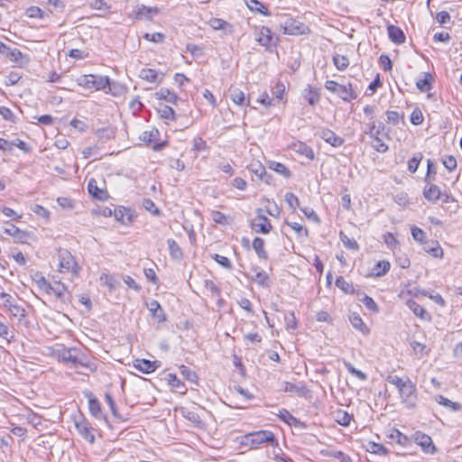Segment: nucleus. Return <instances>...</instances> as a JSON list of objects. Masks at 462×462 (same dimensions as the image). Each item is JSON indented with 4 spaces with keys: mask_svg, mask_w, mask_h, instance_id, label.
I'll return each mask as SVG.
<instances>
[{
    "mask_svg": "<svg viewBox=\"0 0 462 462\" xmlns=\"http://www.w3.org/2000/svg\"><path fill=\"white\" fill-rule=\"evenodd\" d=\"M243 444L250 446L251 448H258L263 445L276 446L277 439L271 430H257L245 434L243 437Z\"/></svg>",
    "mask_w": 462,
    "mask_h": 462,
    "instance_id": "f257e3e1",
    "label": "nucleus"
},
{
    "mask_svg": "<svg viewBox=\"0 0 462 462\" xmlns=\"http://www.w3.org/2000/svg\"><path fill=\"white\" fill-rule=\"evenodd\" d=\"M367 134L373 138L372 147L378 152L384 153L388 151L389 147L384 143L380 135H384L389 138L388 133L385 132V125L382 122H373L369 125Z\"/></svg>",
    "mask_w": 462,
    "mask_h": 462,
    "instance_id": "f03ea898",
    "label": "nucleus"
},
{
    "mask_svg": "<svg viewBox=\"0 0 462 462\" xmlns=\"http://www.w3.org/2000/svg\"><path fill=\"white\" fill-rule=\"evenodd\" d=\"M79 86L88 90H105L110 85L107 76L100 75H82L77 79Z\"/></svg>",
    "mask_w": 462,
    "mask_h": 462,
    "instance_id": "7ed1b4c3",
    "label": "nucleus"
},
{
    "mask_svg": "<svg viewBox=\"0 0 462 462\" xmlns=\"http://www.w3.org/2000/svg\"><path fill=\"white\" fill-rule=\"evenodd\" d=\"M79 350L76 348H63L58 353L59 360L66 363L71 364L73 366H84L88 367L91 372L96 370V366H93L91 364L87 362L85 358L79 356Z\"/></svg>",
    "mask_w": 462,
    "mask_h": 462,
    "instance_id": "20e7f679",
    "label": "nucleus"
},
{
    "mask_svg": "<svg viewBox=\"0 0 462 462\" xmlns=\"http://www.w3.org/2000/svg\"><path fill=\"white\" fill-rule=\"evenodd\" d=\"M325 88L328 91L337 94L344 101L349 102L353 99H356L357 97L351 84L340 85L334 80H327L325 83Z\"/></svg>",
    "mask_w": 462,
    "mask_h": 462,
    "instance_id": "39448f33",
    "label": "nucleus"
},
{
    "mask_svg": "<svg viewBox=\"0 0 462 462\" xmlns=\"http://www.w3.org/2000/svg\"><path fill=\"white\" fill-rule=\"evenodd\" d=\"M74 426L78 433L88 442L93 444L95 442V436L91 432V426L88 420L81 414L73 416Z\"/></svg>",
    "mask_w": 462,
    "mask_h": 462,
    "instance_id": "423d86ee",
    "label": "nucleus"
},
{
    "mask_svg": "<svg viewBox=\"0 0 462 462\" xmlns=\"http://www.w3.org/2000/svg\"><path fill=\"white\" fill-rule=\"evenodd\" d=\"M282 32L290 35H303L310 33V30L307 24L291 17L287 18L282 24Z\"/></svg>",
    "mask_w": 462,
    "mask_h": 462,
    "instance_id": "0eeeda50",
    "label": "nucleus"
},
{
    "mask_svg": "<svg viewBox=\"0 0 462 462\" xmlns=\"http://www.w3.org/2000/svg\"><path fill=\"white\" fill-rule=\"evenodd\" d=\"M399 396L406 408H414L418 399L416 384L412 381L407 383V384L399 392Z\"/></svg>",
    "mask_w": 462,
    "mask_h": 462,
    "instance_id": "6e6552de",
    "label": "nucleus"
},
{
    "mask_svg": "<svg viewBox=\"0 0 462 462\" xmlns=\"http://www.w3.org/2000/svg\"><path fill=\"white\" fill-rule=\"evenodd\" d=\"M59 259H60V267L61 269L66 270L69 273H71L74 275H77L79 267L76 263L73 255L66 249L60 250L59 252Z\"/></svg>",
    "mask_w": 462,
    "mask_h": 462,
    "instance_id": "1a4fd4ad",
    "label": "nucleus"
},
{
    "mask_svg": "<svg viewBox=\"0 0 462 462\" xmlns=\"http://www.w3.org/2000/svg\"><path fill=\"white\" fill-rule=\"evenodd\" d=\"M262 212V208L256 210V216L252 220L251 226L256 233L268 234L273 226L270 220Z\"/></svg>",
    "mask_w": 462,
    "mask_h": 462,
    "instance_id": "9d476101",
    "label": "nucleus"
},
{
    "mask_svg": "<svg viewBox=\"0 0 462 462\" xmlns=\"http://www.w3.org/2000/svg\"><path fill=\"white\" fill-rule=\"evenodd\" d=\"M44 291L48 293L52 292L62 302L69 300V293L67 292V287L60 282L53 285L48 282H44Z\"/></svg>",
    "mask_w": 462,
    "mask_h": 462,
    "instance_id": "9b49d317",
    "label": "nucleus"
},
{
    "mask_svg": "<svg viewBox=\"0 0 462 462\" xmlns=\"http://www.w3.org/2000/svg\"><path fill=\"white\" fill-rule=\"evenodd\" d=\"M319 136L333 147H340L344 143V139L328 128H322Z\"/></svg>",
    "mask_w": 462,
    "mask_h": 462,
    "instance_id": "f8f14e48",
    "label": "nucleus"
},
{
    "mask_svg": "<svg viewBox=\"0 0 462 462\" xmlns=\"http://www.w3.org/2000/svg\"><path fill=\"white\" fill-rule=\"evenodd\" d=\"M415 442L420 445L426 453L433 454L436 450L431 438L424 433L417 431L415 433Z\"/></svg>",
    "mask_w": 462,
    "mask_h": 462,
    "instance_id": "ddd939ff",
    "label": "nucleus"
},
{
    "mask_svg": "<svg viewBox=\"0 0 462 462\" xmlns=\"http://www.w3.org/2000/svg\"><path fill=\"white\" fill-rule=\"evenodd\" d=\"M291 149L294 152H296L301 156H304L310 161L314 160V158H315L313 149L303 142L297 141V142L292 143L291 145Z\"/></svg>",
    "mask_w": 462,
    "mask_h": 462,
    "instance_id": "4468645a",
    "label": "nucleus"
},
{
    "mask_svg": "<svg viewBox=\"0 0 462 462\" xmlns=\"http://www.w3.org/2000/svg\"><path fill=\"white\" fill-rule=\"evenodd\" d=\"M134 366L135 369L143 374H151L159 367V365L157 361H150L147 359H136L134 361Z\"/></svg>",
    "mask_w": 462,
    "mask_h": 462,
    "instance_id": "2eb2a0df",
    "label": "nucleus"
},
{
    "mask_svg": "<svg viewBox=\"0 0 462 462\" xmlns=\"http://www.w3.org/2000/svg\"><path fill=\"white\" fill-rule=\"evenodd\" d=\"M84 396L88 400V409L91 415L95 418H101V404L99 401L89 391L84 392Z\"/></svg>",
    "mask_w": 462,
    "mask_h": 462,
    "instance_id": "dca6fc26",
    "label": "nucleus"
},
{
    "mask_svg": "<svg viewBox=\"0 0 462 462\" xmlns=\"http://www.w3.org/2000/svg\"><path fill=\"white\" fill-rule=\"evenodd\" d=\"M88 193L98 200H105L107 198L106 190L97 186V181L95 179H90L88 182Z\"/></svg>",
    "mask_w": 462,
    "mask_h": 462,
    "instance_id": "f3484780",
    "label": "nucleus"
},
{
    "mask_svg": "<svg viewBox=\"0 0 462 462\" xmlns=\"http://www.w3.org/2000/svg\"><path fill=\"white\" fill-rule=\"evenodd\" d=\"M6 58L11 61L14 62L19 67H23L29 63V58L22 53V51L16 48L9 50Z\"/></svg>",
    "mask_w": 462,
    "mask_h": 462,
    "instance_id": "a211bd4d",
    "label": "nucleus"
},
{
    "mask_svg": "<svg viewBox=\"0 0 462 462\" xmlns=\"http://www.w3.org/2000/svg\"><path fill=\"white\" fill-rule=\"evenodd\" d=\"M148 310L151 312L152 316L157 319L158 322H164L166 320V317L162 308L160 303L152 300L147 304Z\"/></svg>",
    "mask_w": 462,
    "mask_h": 462,
    "instance_id": "6ab92c4d",
    "label": "nucleus"
},
{
    "mask_svg": "<svg viewBox=\"0 0 462 462\" xmlns=\"http://www.w3.org/2000/svg\"><path fill=\"white\" fill-rule=\"evenodd\" d=\"M423 245V250L430 254V255L434 257H439L441 258L443 256V250L441 246L439 245L438 241L430 240V241H425Z\"/></svg>",
    "mask_w": 462,
    "mask_h": 462,
    "instance_id": "aec40b11",
    "label": "nucleus"
},
{
    "mask_svg": "<svg viewBox=\"0 0 462 462\" xmlns=\"http://www.w3.org/2000/svg\"><path fill=\"white\" fill-rule=\"evenodd\" d=\"M387 32L390 40L396 44H402L405 42V34L399 27L394 25H388Z\"/></svg>",
    "mask_w": 462,
    "mask_h": 462,
    "instance_id": "412c9836",
    "label": "nucleus"
},
{
    "mask_svg": "<svg viewBox=\"0 0 462 462\" xmlns=\"http://www.w3.org/2000/svg\"><path fill=\"white\" fill-rule=\"evenodd\" d=\"M230 99L238 106H249V100L245 102L244 92L238 88H230L228 89Z\"/></svg>",
    "mask_w": 462,
    "mask_h": 462,
    "instance_id": "4be33fe9",
    "label": "nucleus"
},
{
    "mask_svg": "<svg viewBox=\"0 0 462 462\" xmlns=\"http://www.w3.org/2000/svg\"><path fill=\"white\" fill-rule=\"evenodd\" d=\"M406 305L415 316L420 318L421 319L426 320L430 319V314L415 300H407Z\"/></svg>",
    "mask_w": 462,
    "mask_h": 462,
    "instance_id": "5701e85b",
    "label": "nucleus"
},
{
    "mask_svg": "<svg viewBox=\"0 0 462 462\" xmlns=\"http://www.w3.org/2000/svg\"><path fill=\"white\" fill-rule=\"evenodd\" d=\"M256 41L262 46L267 47L271 45L273 42V33L271 30L268 27L263 26L257 33Z\"/></svg>",
    "mask_w": 462,
    "mask_h": 462,
    "instance_id": "b1692460",
    "label": "nucleus"
},
{
    "mask_svg": "<svg viewBox=\"0 0 462 462\" xmlns=\"http://www.w3.org/2000/svg\"><path fill=\"white\" fill-rule=\"evenodd\" d=\"M204 287L208 296L217 299L219 304L223 302V300L220 298L221 291L213 281L205 280Z\"/></svg>",
    "mask_w": 462,
    "mask_h": 462,
    "instance_id": "393cba45",
    "label": "nucleus"
},
{
    "mask_svg": "<svg viewBox=\"0 0 462 462\" xmlns=\"http://www.w3.org/2000/svg\"><path fill=\"white\" fill-rule=\"evenodd\" d=\"M166 380L172 388L176 389V391L181 394H185L187 392V388L183 382H181L176 374H168L166 375Z\"/></svg>",
    "mask_w": 462,
    "mask_h": 462,
    "instance_id": "a878e982",
    "label": "nucleus"
},
{
    "mask_svg": "<svg viewBox=\"0 0 462 462\" xmlns=\"http://www.w3.org/2000/svg\"><path fill=\"white\" fill-rule=\"evenodd\" d=\"M158 12L156 7L152 8L143 5H138L134 11L137 19L151 18L153 14H157Z\"/></svg>",
    "mask_w": 462,
    "mask_h": 462,
    "instance_id": "bb28decb",
    "label": "nucleus"
},
{
    "mask_svg": "<svg viewBox=\"0 0 462 462\" xmlns=\"http://www.w3.org/2000/svg\"><path fill=\"white\" fill-rule=\"evenodd\" d=\"M423 195L426 199L435 202L440 199L441 191L437 185L430 184L429 188L424 189Z\"/></svg>",
    "mask_w": 462,
    "mask_h": 462,
    "instance_id": "cd10ccee",
    "label": "nucleus"
},
{
    "mask_svg": "<svg viewBox=\"0 0 462 462\" xmlns=\"http://www.w3.org/2000/svg\"><path fill=\"white\" fill-rule=\"evenodd\" d=\"M389 439L402 447H407L411 443L409 438L396 429L392 430Z\"/></svg>",
    "mask_w": 462,
    "mask_h": 462,
    "instance_id": "c85d7f7f",
    "label": "nucleus"
},
{
    "mask_svg": "<svg viewBox=\"0 0 462 462\" xmlns=\"http://www.w3.org/2000/svg\"><path fill=\"white\" fill-rule=\"evenodd\" d=\"M386 380L389 383L394 385L397 388L398 393L407 384V383L411 381L408 376L402 378L396 374H389Z\"/></svg>",
    "mask_w": 462,
    "mask_h": 462,
    "instance_id": "c756f323",
    "label": "nucleus"
},
{
    "mask_svg": "<svg viewBox=\"0 0 462 462\" xmlns=\"http://www.w3.org/2000/svg\"><path fill=\"white\" fill-rule=\"evenodd\" d=\"M167 245L171 258L180 260L183 256V253L178 243L174 239L170 238L167 240Z\"/></svg>",
    "mask_w": 462,
    "mask_h": 462,
    "instance_id": "7c9ffc66",
    "label": "nucleus"
},
{
    "mask_svg": "<svg viewBox=\"0 0 462 462\" xmlns=\"http://www.w3.org/2000/svg\"><path fill=\"white\" fill-rule=\"evenodd\" d=\"M252 246L259 258L266 260L268 258L267 252L264 250V240L261 237H255L253 240Z\"/></svg>",
    "mask_w": 462,
    "mask_h": 462,
    "instance_id": "2f4dec72",
    "label": "nucleus"
},
{
    "mask_svg": "<svg viewBox=\"0 0 462 462\" xmlns=\"http://www.w3.org/2000/svg\"><path fill=\"white\" fill-rule=\"evenodd\" d=\"M283 391L286 393H293L299 396L305 395L308 392L304 384H295L292 383L285 382Z\"/></svg>",
    "mask_w": 462,
    "mask_h": 462,
    "instance_id": "473e14b6",
    "label": "nucleus"
},
{
    "mask_svg": "<svg viewBox=\"0 0 462 462\" xmlns=\"http://www.w3.org/2000/svg\"><path fill=\"white\" fill-rule=\"evenodd\" d=\"M155 96L158 99L165 100L169 103L175 104L179 97L176 94L170 91L168 88H161L159 91L155 93Z\"/></svg>",
    "mask_w": 462,
    "mask_h": 462,
    "instance_id": "72a5a7b5",
    "label": "nucleus"
},
{
    "mask_svg": "<svg viewBox=\"0 0 462 462\" xmlns=\"http://www.w3.org/2000/svg\"><path fill=\"white\" fill-rule=\"evenodd\" d=\"M279 418L286 422L290 426H299L302 423L298 420L296 417H294L292 414H291L287 410L282 409L279 411L278 414Z\"/></svg>",
    "mask_w": 462,
    "mask_h": 462,
    "instance_id": "f704fd0d",
    "label": "nucleus"
},
{
    "mask_svg": "<svg viewBox=\"0 0 462 462\" xmlns=\"http://www.w3.org/2000/svg\"><path fill=\"white\" fill-rule=\"evenodd\" d=\"M139 77L143 80L154 83L158 81L159 74L152 69H142L139 71Z\"/></svg>",
    "mask_w": 462,
    "mask_h": 462,
    "instance_id": "c9c22d12",
    "label": "nucleus"
},
{
    "mask_svg": "<svg viewBox=\"0 0 462 462\" xmlns=\"http://www.w3.org/2000/svg\"><path fill=\"white\" fill-rule=\"evenodd\" d=\"M335 420L341 426H348L351 421V415L342 410H337L333 412Z\"/></svg>",
    "mask_w": 462,
    "mask_h": 462,
    "instance_id": "e433bc0d",
    "label": "nucleus"
},
{
    "mask_svg": "<svg viewBox=\"0 0 462 462\" xmlns=\"http://www.w3.org/2000/svg\"><path fill=\"white\" fill-rule=\"evenodd\" d=\"M350 322L355 328L362 332L364 335H367L369 333L367 326L364 323L359 315L353 314L350 317Z\"/></svg>",
    "mask_w": 462,
    "mask_h": 462,
    "instance_id": "4c0bfd02",
    "label": "nucleus"
},
{
    "mask_svg": "<svg viewBox=\"0 0 462 462\" xmlns=\"http://www.w3.org/2000/svg\"><path fill=\"white\" fill-rule=\"evenodd\" d=\"M436 401L440 405H443L447 408L451 409L452 411H460L462 410V405L458 402H454L448 398L444 397L443 395H438L436 396Z\"/></svg>",
    "mask_w": 462,
    "mask_h": 462,
    "instance_id": "58836bf2",
    "label": "nucleus"
},
{
    "mask_svg": "<svg viewBox=\"0 0 462 462\" xmlns=\"http://www.w3.org/2000/svg\"><path fill=\"white\" fill-rule=\"evenodd\" d=\"M252 280L260 286H269V276L266 272L262 269L256 272V273L252 277Z\"/></svg>",
    "mask_w": 462,
    "mask_h": 462,
    "instance_id": "ea45409f",
    "label": "nucleus"
},
{
    "mask_svg": "<svg viewBox=\"0 0 462 462\" xmlns=\"http://www.w3.org/2000/svg\"><path fill=\"white\" fill-rule=\"evenodd\" d=\"M269 168L284 178H290L291 175V171L284 164L278 162H272Z\"/></svg>",
    "mask_w": 462,
    "mask_h": 462,
    "instance_id": "a19ab883",
    "label": "nucleus"
},
{
    "mask_svg": "<svg viewBox=\"0 0 462 462\" xmlns=\"http://www.w3.org/2000/svg\"><path fill=\"white\" fill-rule=\"evenodd\" d=\"M248 8L254 12L268 15L269 12L265 5L258 0H248L246 3Z\"/></svg>",
    "mask_w": 462,
    "mask_h": 462,
    "instance_id": "79ce46f5",
    "label": "nucleus"
},
{
    "mask_svg": "<svg viewBox=\"0 0 462 462\" xmlns=\"http://www.w3.org/2000/svg\"><path fill=\"white\" fill-rule=\"evenodd\" d=\"M304 97L310 106H315L319 100V93L313 89L310 85L304 90Z\"/></svg>",
    "mask_w": 462,
    "mask_h": 462,
    "instance_id": "37998d69",
    "label": "nucleus"
},
{
    "mask_svg": "<svg viewBox=\"0 0 462 462\" xmlns=\"http://www.w3.org/2000/svg\"><path fill=\"white\" fill-rule=\"evenodd\" d=\"M390 263L387 261L378 262L373 268V274L375 276L384 275L390 269Z\"/></svg>",
    "mask_w": 462,
    "mask_h": 462,
    "instance_id": "c03bdc74",
    "label": "nucleus"
},
{
    "mask_svg": "<svg viewBox=\"0 0 462 462\" xmlns=\"http://www.w3.org/2000/svg\"><path fill=\"white\" fill-rule=\"evenodd\" d=\"M157 112L160 115V116L163 119H166V120H174L175 119V112L169 106H166V105L161 106L157 109Z\"/></svg>",
    "mask_w": 462,
    "mask_h": 462,
    "instance_id": "a18cd8bd",
    "label": "nucleus"
},
{
    "mask_svg": "<svg viewBox=\"0 0 462 462\" xmlns=\"http://www.w3.org/2000/svg\"><path fill=\"white\" fill-rule=\"evenodd\" d=\"M333 62L338 70H345L349 65L348 59L346 56L340 54H336L333 56Z\"/></svg>",
    "mask_w": 462,
    "mask_h": 462,
    "instance_id": "49530a36",
    "label": "nucleus"
},
{
    "mask_svg": "<svg viewBox=\"0 0 462 462\" xmlns=\"http://www.w3.org/2000/svg\"><path fill=\"white\" fill-rule=\"evenodd\" d=\"M158 135V130L155 128H152L149 131L143 132L142 135L140 136V139L144 143H152L155 142Z\"/></svg>",
    "mask_w": 462,
    "mask_h": 462,
    "instance_id": "de8ad7c7",
    "label": "nucleus"
},
{
    "mask_svg": "<svg viewBox=\"0 0 462 462\" xmlns=\"http://www.w3.org/2000/svg\"><path fill=\"white\" fill-rule=\"evenodd\" d=\"M179 370H180V373L181 374V375H183L186 380H188L191 383H197L198 376L194 371L190 370L186 365H180L179 367Z\"/></svg>",
    "mask_w": 462,
    "mask_h": 462,
    "instance_id": "09e8293b",
    "label": "nucleus"
},
{
    "mask_svg": "<svg viewBox=\"0 0 462 462\" xmlns=\"http://www.w3.org/2000/svg\"><path fill=\"white\" fill-rule=\"evenodd\" d=\"M336 285L345 293H353L354 287L351 283L347 282L344 277L338 276L336 280Z\"/></svg>",
    "mask_w": 462,
    "mask_h": 462,
    "instance_id": "8fccbe9b",
    "label": "nucleus"
},
{
    "mask_svg": "<svg viewBox=\"0 0 462 462\" xmlns=\"http://www.w3.org/2000/svg\"><path fill=\"white\" fill-rule=\"evenodd\" d=\"M340 241L343 243L345 247L352 250H357L358 249V244L356 241L353 238H349L344 232H340L339 234Z\"/></svg>",
    "mask_w": 462,
    "mask_h": 462,
    "instance_id": "3c124183",
    "label": "nucleus"
},
{
    "mask_svg": "<svg viewBox=\"0 0 462 462\" xmlns=\"http://www.w3.org/2000/svg\"><path fill=\"white\" fill-rule=\"evenodd\" d=\"M422 154L420 152H416L412 158H411L408 162V170L411 172V173H414L419 165H420V161L422 160Z\"/></svg>",
    "mask_w": 462,
    "mask_h": 462,
    "instance_id": "603ef678",
    "label": "nucleus"
},
{
    "mask_svg": "<svg viewBox=\"0 0 462 462\" xmlns=\"http://www.w3.org/2000/svg\"><path fill=\"white\" fill-rule=\"evenodd\" d=\"M344 365L352 375L356 376V378H358L360 380L366 379V374L365 373H363L362 371L355 368V366L350 362L344 360Z\"/></svg>",
    "mask_w": 462,
    "mask_h": 462,
    "instance_id": "864d4df0",
    "label": "nucleus"
},
{
    "mask_svg": "<svg viewBox=\"0 0 462 462\" xmlns=\"http://www.w3.org/2000/svg\"><path fill=\"white\" fill-rule=\"evenodd\" d=\"M8 310L10 313L19 320L25 317V310L15 302L13 305H10Z\"/></svg>",
    "mask_w": 462,
    "mask_h": 462,
    "instance_id": "5fc2aeb1",
    "label": "nucleus"
},
{
    "mask_svg": "<svg viewBox=\"0 0 462 462\" xmlns=\"http://www.w3.org/2000/svg\"><path fill=\"white\" fill-rule=\"evenodd\" d=\"M411 123L414 125H420L423 123L424 117L421 110L418 107L414 108L411 114Z\"/></svg>",
    "mask_w": 462,
    "mask_h": 462,
    "instance_id": "6e6d98bb",
    "label": "nucleus"
},
{
    "mask_svg": "<svg viewBox=\"0 0 462 462\" xmlns=\"http://www.w3.org/2000/svg\"><path fill=\"white\" fill-rule=\"evenodd\" d=\"M411 236L415 241L420 243L421 245L427 241L424 231L418 226L411 227Z\"/></svg>",
    "mask_w": 462,
    "mask_h": 462,
    "instance_id": "4d7b16f0",
    "label": "nucleus"
},
{
    "mask_svg": "<svg viewBox=\"0 0 462 462\" xmlns=\"http://www.w3.org/2000/svg\"><path fill=\"white\" fill-rule=\"evenodd\" d=\"M100 280L104 281L105 285H106L110 291L115 290L119 284L118 281H116L112 275L109 274H102L100 276Z\"/></svg>",
    "mask_w": 462,
    "mask_h": 462,
    "instance_id": "13d9d810",
    "label": "nucleus"
},
{
    "mask_svg": "<svg viewBox=\"0 0 462 462\" xmlns=\"http://www.w3.org/2000/svg\"><path fill=\"white\" fill-rule=\"evenodd\" d=\"M285 201L288 204V206L293 210H295L300 204L298 197L291 192H287L285 194Z\"/></svg>",
    "mask_w": 462,
    "mask_h": 462,
    "instance_id": "bf43d9fd",
    "label": "nucleus"
},
{
    "mask_svg": "<svg viewBox=\"0 0 462 462\" xmlns=\"http://www.w3.org/2000/svg\"><path fill=\"white\" fill-rule=\"evenodd\" d=\"M379 63L384 71H390L393 68L392 60L386 54L380 55Z\"/></svg>",
    "mask_w": 462,
    "mask_h": 462,
    "instance_id": "052dcab7",
    "label": "nucleus"
},
{
    "mask_svg": "<svg viewBox=\"0 0 462 462\" xmlns=\"http://www.w3.org/2000/svg\"><path fill=\"white\" fill-rule=\"evenodd\" d=\"M143 206L148 211H150L152 215L158 216L160 215L159 208L155 206L153 201L150 199H143Z\"/></svg>",
    "mask_w": 462,
    "mask_h": 462,
    "instance_id": "680f3d73",
    "label": "nucleus"
},
{
    "mask_svg": "<svg viewBox=\"0 0 462 462\" xmlns=\"http://www.w3.org/2000/svg\"><path fill=\"white\" fill-rule=\"evenodd\" d=\"M289 226L291 227L295 232H297L299 236H308V230L303 227L300 224L297 222H287L286 223Z\"/></svg>",
    "mask_w": 462,
    "mask_h": 462,
    "instance_id": "e2e57ef3",
    "label": "nucleus"
},
{
    "mask_svg": "<svg viewBox=\"0 0 462 462\" xmlns=\"http://www.w3.org/2000/svg\"><path fill=\"white\" fill-rule=\"evenodd\" d=\"M57 203L64 209H71L75 206L74 201L71 199L66 197L58 198Z\"/></svg>",
    "mask_w": 462,
    "mask_h": 462,
    "instance_id": "0e129e2a",
    "label": "nucleus"
},
{
    "mask_svg": "<svg viewBox=\"0 0 462 462\" xmlns=\"http://www.w3.org/2000/svg\"><path fill=\"white\" fill-rule=\"evenodd\" d=\"M360 300L364 303V305L370 310H373V311H378V308H377V305L375 303V301L369 296L367 295H364L362 299H360Z\"/></svg>",
    "mask_w": 462,
    "mask_h": 462,
    "instance_id": "69168bd1",
    "label": "nucleus"
},
{
    "mask_svg": "<svg viewBox=\"0 0 462 462\" xmlns=\"http://www.w3.org/2000/svg\"><path fill=\"white\" fill-rule=\"evenodd\" d=\"M213 258L218 264H220L224 268L229 270L232 269V264L227 257L216 254L213 256Z\"/></svg>",
    "mask_w": 462,
    "mask_h": 462,
    "instance_id": "338daca9",
    "label": "nucleus"
},
{
    "mask_svg": "<svg viewBox=\"0 0 462 462\" xmlns=\"http://www.w3.org/2000/svg\"><path fill=\"white\" fill-rule=\"evenodd\" d=\"M26 14L32 18H43L44 12L38 6H31L27 9Z\"/></svg>",
    "mask_w": 462,
    "mask_h": 462,
    "instance_id": "774afa93",
    "label": "nucleus"
}]
</instances>
